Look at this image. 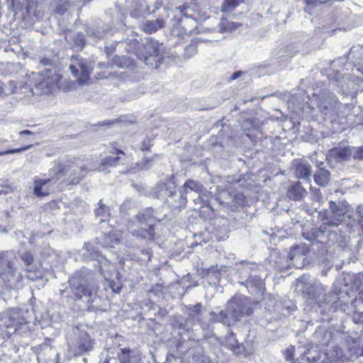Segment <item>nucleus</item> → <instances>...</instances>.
Returning <instances> with one entry per match:
<instances>
[{"label": "nucleus", "mask_w": 363, "mask_h": 363, "mask_svg": "<svg viewBox=\"0 0 363 363\" xmlns=\"http://www.w3.org/2000/svg\"><path fill=\"white\" fill-rule=\"evenodd\" d=\"M3 191H0V194H1ZM4 193H7V191H4Z\"/></svg>", "instance_id": "64"}, {"label": "nucleus", "mask_w": 363, "mask_h": 363, "mask_svg": "<svg viewBox=\"0 0 363 363\" xmlns=\"http://www.w3.org/2000/svg\"><path fill=\"white\" fill-rule=\"evenodd\" d=\"M203 186L198 181L194 179H187L182 187L181 191L183 194H188L189 191H194L197 194L202 192Z\"/></svg>", "instance_id": "27"}, {"label": "nucleus", "mask_w": 363, "mask_h": 363, "mask_svg": "<svg viewBox=\"0 0 363 363\" xmlns=\"http://www.w3.org/2000/svg\"><path fill=\"white\" fill-rule=\"evenodd\" d=\"M133 236L147 241H152L155 240V230L153 227L150 226L148 228H141L140 230H133L131 231Z\"/></svg>", "instance_id": "25"}, {"label": "nucleus", "mask_w": 363, "mask_h": 363, "mask_svg": "<svg viewBox=\"0 0 363 363\" xmlns=\"http://www.w3.org/2000/svg\"><path fill=\"white\" fill-rule=\"evenodd\" d=\"M304 237L306 240H312L313 239L311 238H309V237H306V235H304Z\"/></svg>", "instance_id": "59"}, {"label": "nucleus", "mask_w": 363, "mask_h": 363, "mask_svg": "<svg viewBox=\"0 0 363 363\" xmlns=\"http://www.w3.org/2000/svg\"><path fill=\"white\" fill-rule=\"evenodd\" d=\"M30 147H31V145H27V146L20 147V148L11 149V150H6L4 152H0V156L4 155L22 152H24V151L28 150Z\"/></svg>", "instance_id": "44"}, {"label": "nucleus", "mask_w": 363, "mask_h": 363, "mask_svg": "<svg viewBox=\"0 0 363 363\" xmlns=\"http://www.w3.org/2000/svg\"><path fill=\"white\" fill-rule=\"evenodd\" d=\"M116 153H117V154L121 153V154L124 155V153H123V151H121V150H116Z\"/></svg>", "instance_id": "58"}, {"label": "nucleus", "mask_w": 363, "mask_h": 363, "mask_svg": "<svg viewBox=\"0 0 363 363\" xmlns=\"http://www.w3.org/2000/svg\"><path fill=\"white\" fill-rule=\"evenodd\" d=\"M199 40L202 42H206V41L213 42V40H203L202 38H199Z\"/></svg>", "instance_id": "56"}, {"label": "nucleus", "mask_w": 363, "mask_h": 363, "mask_svg": "<svg viewBox=\"0 0 363 363\" xmlns=\"http://www.w3.org/2000/svg\"><path fill=\"white\" fill-rule=\"evenodd\" d=\"M308 252V249L306 244H300L291 248L288 258L294 267L301 269L306 265Z\"/></svg>", "instance_id": "15"}, {"label": "nucleus", "mask_w": 363, "mask_h": 363, "mask_svg": "<svg viewBox=\"0 0 363 363\" xmlns=\"http://www.w3.org/2000/svg\"><path fill=\"white\" fill-rule=\"evenodd\" d=\"M242 72L241 71L235 72L230 77V80H235L238 79L239 77L242 75Z\"/></svg>", "instance_id": "50"}, {"label": "nucleus", "mask_w": 363, "mask_h": 363, "mask_svg": "<svg viewBox=\"0 0 363 363\" xmlns=\"http://www.w3.org/2000/svg\"><path fill=\"white\" fill-rule=\"evenodd\" d=\"M252 311L250 302L240 295L235 296L228 301L225 310L218 313L211 312V316L213 322H220L229 326L239 321L242 317L250 315Z\"/></svg>", "instance_id": "3"}, {"label": "nucleus", "mask_w": 363, "mask_h": 363, "mask_svg": "<svg viewBox=\"0 0 363 363\" xmlns=\"http://www.w3.org/2000/svg\"><path fill=\"white\" fill-rule=\"evenodd\" d=\"M103 33H101V32H99V31H97L96 33L95 32H93L91 33V34L88 31V34L91 35V36H94V38H98V39H101L102 37H103Z\"/></svg>", "instance_id": "51"}, {"label": "nucleus", "mask_w": 363, "mask_h": 363, "mask_svg": "<svg viewBox=\"0 0 363 363\" xmlns=\"http://www.w3.org/2000/svg\"><path fill=\"white\" fill-rule=\"evenodd\" d=\"M67 42L76 50H82L85 45V38L82 33L68 31L65 34Z\"/></svg>", "instance_id": "20"}, {"label": "nucleus", "mask_w": 363, "mask_h": 363, "mask_svg": "<svg viewBox=\"0 0 363 363\" xmlns=\"http://www.w3.org/2000/svg\"><path fill=\"white\" fill-rule=\"evenodd\" d=\"M121 353L118 354L120 363H138V358L135 356L130 355V350L127 348L121 350Z\"/></svg>", "instance_id": "35"}, {"label": "nucleus", "mask_w": 363, "mask_h": 363, "mask_svg": "<svg viewBox=\"0 0 363 363\" xmlns=\"http://www.w3.org/2000/svg\"><path fill=\"white\" fill-rule=\"evenodd\" d=\"M164 21L162 18H157L155 21H146L143 25V30L147 33L156 32L159 28H163Z\"/></svg>", "instance_id": "29"}, {"label": "nucleus", "mask_w": 363, "mask_h": 363, "mask_svg": "<svg viewBox=\"0 0 363 363\" xmlns=\"http://www.w3.org/2000/svg\"><path fill=\"white\" fill-rule=\"evenodd\" d=\"M32 78L35 80V90L33 94H46L54 91L60 81L59 74L53 69H48L45 74L33 73Z\"/></svg>", "instance_id": "9"}, {"label": "nucleus", "mask_w": 363, "mask_h": 363, "mask_svg": "<svg viewBox=\"0 0 363 363\" xmlns=\"http://www.w3.org/2000/svg\"><path fill=\"white\" fill-rule=\"evenodd\" d=\"M232 202L235 205L244 206L245 203V198L242 194H237L232 199Z\"/></svg>", "instance_id": "45"}, {"label": "nucleus", "mask_w": 363, "mask_h": 363, "mask_svg": "<svg viewBox=\"0 0 363 363\" xmlns=\"http://www.w3.org/2000/svg\"><path fill=\"white\" fill-rule=\"evenodd\" d=\"M155 196L162 199L164 202L172 209L175 210L184 208L187 202L186 197L184 196L182 191L179 193L172 183H162L157 186L155 191Z\"/></svg>", "instance_id": "8"}, {"label": "nucleus", "mask_w": 363, "mask_h": 363, "mask_svg": "<svg viewBox=\"0 0 363 363\" xmlns=\"http://www.w3.org/2000/svg\"><path fill=\"white\" fill-rule=\"evenodd\" d=\"M347 218L350 224L353 225L357 223L363 231V205L357 207L354 214H348Z\"/></svg>", "instance_id": "32"}, {"label": "nucleus", "mask_w": 363, "mask_h": 363, "mask_svg": "<svg viewBox=\"0 0 363 363\" xmlns=\"http://www.w3.org/2000/svg\"><path fill=\"white\" fill-rule=\"evenodd\" d=\"M69 69L73 77L77 79L80 84H83L89 79L93 66L88 60L77 55L72 57Z\"/></svg>", "instance_id": "12"}, {"label": "nucleus", "mask_w": 363, "mask_h": 363, "mask_svg": "<svg viewBox=\"0 0 363 363\" xmlns=\"http://www.w3.org/2000/svg\"><path fill=\"white\" fill-rule=\"evenodd\" d=\"M293 167L298 179H309L311 178V166L306 160H295L293 162Z\"/></svg>", "instance_id": "18"}, {"label": "nucleus", "mask_w": 363, "mask_h": 363, "mask_svg": "<svg viewBox=\"0 0 363 363\" xmlns=\"http://www.w3.org/2000/svg\"><path fill=\"white\" fill-rule=\"evenodd\" d=\"M295 348L294 346H290L286 348L285 352L286 359L288 361H293L294 357Z\"/></svg>", "instance_id": "48"}, {"label": "nucleus", "mask_w": 363, "mask_h": 363, "mask_svg": "<svg viewBox=\"0 0 363 363\" xmlns=\"http://www.w3.org/2000/svg\"><path fill=\"white\" fill-rule=\"evenodd\" d=\"M190 354L191 357V363H206L208 361L206 356L203 354V348L197 347L194 348Z\"/></svg>", "instance_id": "34"}, {"label": "nucleus", "mask_w": 363, "mask_h": 363, "mask_svg": "<svg viewBox=\"0 0 363 363\" xmlns=\"http://www.w3.org/2000/svg\"><path fill=\"white\" fill-rule=\"evenodd\" d=\"M223 194H224V195L230 196V194H229L228 191H224V192H223Z\"/></svg>", "instance_id": "60"}, {"label": "nucleus", "mask_w": 363, "mask_h": 363, "mask_svg": "<svg viewBox=\"0 0 363 363\" xmlns=\"http://www.w3.org/2000/svg\"><path fill=\"white\" fill-rule=\"evenodd\" d=\"M239 5L238 0H225L223 4V9L225 11H230L233 9L237 7Z\"/></svg>", "instance_id": "42"}, {"label": "nucleus", "mask_w": 363, "mask_h": 363, "mask_svg": "<svg viewBox=\"0 0 363 363\" xmlns=\"http://www.w3.org/2000/svg\"><path fill=\"white\" fill-rule=\"evenodd\" d=\"M178 328L180 330H182L184 331H189L190 330V328L187 325L186 322L183 323L180 322L177 323Z\"/></svg>", "instance_id": "49"}, {"label": "nucleus", "mask_w": 363, "mask_h": 363, "mask_svg": "<svg viewBox=\"0 0 363 363\" xmlns=\"http://www.w3.org/2000/svg\"><path fill=\"white\" fill-rule=\"evenodd\" d=\"M166 216V213L155 211L152 208H147L136 215V219L140 224L153 227L156 223L163 220Z\"/></svg>", "instance_id": "16"}, {"label": "nucleus", "mask_w": 363, "mask_h": 363, "mask_svg": "<svg viewBox=\"0 0 363 363\" xmlns=\"http://www.w3.org/2000/svg\"><path fill=\"white\" fill-rule=\"evenodd\" d=\"M353 158L354 160H363V145L353 147Z\"/></svg>", "instance_id": "46"}, {"label": "nucleus", "mask_w": 363, "mask_h": 363, "mask_svg": "<svg viewBox=\"0 0 363 363\" xmlns=\"http://www.w3.org/2000/svg\"><path fill=\"white\" fill-rule=\"evenodd\" d=\"M252 353H253V351H252V350H251V351H250V352H248L245 353V356H248V355L252 354Z\"/></svg>", "instance_id": "57"}, {"label": "nucleus", "mask_w": 363, "mask_h": 363, "mask_svg": "<svg viewBox=\"0 0 363 363\" xmlns=\"http://www.w3.org/2000/svg\"><path fill=\"white\" fill-rule=\"evenodd\" d=\"M197 52L198 49L196 45L194 44H190L185 48L183 56L185 59H189L190 57L195 55Z\"/></svg>", "instance_id": "41"}, {"label": "nucleus", "mask_w": 363, "mask_h": 363, "mask_svg": "<svg viewBox=\"0 0 363 363\" xmlns=\"http://www.w3.org/2000/svg\"><path fill=\"white\" fill-rule=\"evenodd\" d=\"M182 22L186 25L189 24L191 26L190 29H186V31L191 32L194 28H196L197 23L196 21L194 18H189L187 16H185L184 19H182Z\"/></svg>", "instance_id": "47"}, {"label": "nucleus", "mask_w": 363, "mask_h": 363, "mask_svg": "<svg viewBox=\"0 0 363 363\" xmlns=\"http://www.w3.org/2000/svg\"><path fill=\"white\" fill-rule=\"evenodd\" d=\"M351 206L345 200L329 202V209L331 216H327L324 225L336 227L347 218Z\"/></svg>", "instance_id": "11"}, {"label": "nucleus", "mask_w": 363, "mask_h": 363, "mask_svg": "<svg viewBox=\"0 0 363 363\" xmlns=\"http://www.w3.org/2000/svg\"><path fill=\"white\" fill-rule=\"evenodd\" d=\"M89 246H90V245H89V244H87V245H86V248L88 249V251H90V249H89V248H88Z\"/></svg>", "instance_id": "63"}, {"label": "nucleus", "mask_w": 363, "mask_h": 363, "mask_svg": "<svg viewBox=\"0 0 363 363\" xmlns=\"http://www.w3.org/2000/svg\"><path fill=\"white\" fill-rule=\"evenodd\" d=\"M20 257L22 261L24 262L25 265L26 266V270L28 272H33L37 269L35 265L33 264L34 258L30 252H23L22 254H21Z\"/></svg>", "instance_id": "36"}, {"label": "nucleus", "mask_w": 363, "mask_h": 363, "mask_svg": "<svg viewBox=\"0 0 363 363\" xmlns=\"http://www.w3.org/2000/svg\"><path fill=\"white\" fill-rule=\"evenodd\" d=\"M67 176L69 177L72 184H77L84 177V169L80 167L74 166L70 164H66Z\"/></svg>", "instance_id": "22"}, {"label": "nucleus", "mask_w": 363, "mask_h": 363, "mask_svg": "<svg viewBox=\"0 0 363 363\" xmlns=\"http://www.w3.org/2000/svg\"><path fill=\"white\" fill-rule=\"evenodd\" d=\"M323 164L321 162L318 166V169L314 174L313 178L315 182L322 186H326L330 179V172L322 167Z\"/></svg>", "instance_id": "24"}, {"label": "nucleus", "mask_w": 363, "mask_h": 363, "mask_svg": "<svg viewBox=\"0 0 363 363\" xmlns=\"http://www.w3.org/2000/svg\"><path fill=\"white\" fill-rule=\"evenodd\" d=\"M90 254L94 259H99L101 274L106 281H110L108 286L111 288L112 291L118 294L121 291V286L113 282V281H111L113 274L115 272L114 266L111 264L105 258H104L98 250H93V252H91Z\"/></svg>", "instance_id": "13"}, {"label": "nucleus", "mask_w": 363, "mask_h": 363, "mask_svg": "<svg viewBox=\"0 0 363 363\" xmlns=\"http://www.w3.org/2000/svg\"><path fill=\"white\" fill-rule=\"evenodd\" d=\"M325 291V286L319 281L306 282L302 289L304 297L317 304L321 315H328L338 309L345 311L347 303L341 300L342 292L337 291L335 286L333 291L322 296Z\"/></svg>", "instance_id": "1"}, {"label": "nucleus", "mask_w": 363, "mask_h": 363, "mask_svg": "<svg viewBox=\"0 0 363 363\" xmlns=\"http://www.w3.org/2000/svg\"><path fill=\"white\" fill-rule=\"evenodd\" d=\"M306 194L307 191L306 189L302 186L300 182H296L291 184L289 186L287 191L288 197L294 201H301Z\"/></svg>", "instance_id": "21"}, {"label": "nucleus", "mask_w": 363, "mask_h": 363, "mask_svg": "<svg viewBox=\"0 0 363 363\" xmlns=\"http://www.w3.org/2000/svg\"><path fill=\"white\" fill-rule=\"evenodd\" d=\"M27 277L29 279H31V280H35L37 279L38 276H36L35 277H31L30 275H27Z\"/></svg>", "instance_id": "55"}, {"label": "nucleus", "mask_w": 363, "mask_h": 363, "mask_svg": "<svg viewBox=\"0 0 363 363\" xmlns=\"http://www.w3.org/2000/svg\"><path fill=\"white\" fill-rule=\"evenodd\" d=\"M9 8L13 12L16 13L21 11L24 5L23 0H7Z\"/></svg>", "instance_id": "40"}, {"label": "nucleus", "mask_w": 363, "mask_h": 363, "mask_svg": "<svg viewBox=\"0 0 363 363\" xmlns=\"http://www.w3.org/2000/svg\"><path fill=\"white\" fill-rule=\"evenodd\" d=\"M94 340L87 332L76 327L67 340L68 352L74 357L86 355L94 349Z\"/></svg>", "instance_id": "7"}, {"label": "nucleus", "mask_w": 363, "mask_h": 363, "mask_svg": "<svg viewBox=\"0 0 363 363\" xmlns=\"http://www.w3.org/2000/svg\"><path fill=\"white\" fill-rule=\"evenodd\" d=\"M52 179H38L33 182V194L37 197H44L50 194Z\"/></svg>", "instance_id": "19"}, {"label": "nucleus", "mask_w": 363, "mask_h": 363, "mask_svg": "<svg viewBox=\"0 0 363 363\" xmlns=\"http://www.w3.org/2000/svg\"><path fill=\"white\" fill-rule=\"evenodd\" d=\"M99 207L95 210V215L99 218V222L107 220L110 216V209L108 206L103 204L102 201H99Z\"/></svg>", "instance_id": "33"}, {"label": "nucleus", "mask_w": 363, "mask_h": 363, "mask_svg": "<svg viewBox=\"0 0 363 363\" xmlns=\"http://www.w3.org/2000/svg\"><path fill=\"white\" fill-rule=\"evenodd\" d=\"M328 155L337 162H342L353 157V146L337 147L331 149Z\"/></svg>", "instance_id": "17"}, {"label": "nucleus", "mask_w": 363, "mask_h": 363, "mask_svg": "<svg viewBox=\"0 0 363 363\" xmlns=\"http://www.w3.org/2000/svg\"><path fill=\"white\" fill-rule=\"evenodd\" d=\"M33 133L31 132L30 130H21L19 132V135H33Z\"/></svg>", "instance_id": "53"}, {"label": "nucleus", "mask_w": 363, "mask_h": 363, "mask_svg": "<svg viewBox=\"0 0 363 363\" xmlns=\"http://www.w3.org/2000/svg\"><path fill=\"white\" fill-rule=\"evenodd\" d=\"M122 158L119 156H109L103 160L98 167V171H105L107 167H113L121 163Z\"/></svg>", "instance_id": "30"}, {"label": "nucleus", "mask_w": 363, "mask_h": 363, "mask_svg": "<svg viewBox=\"0 0 363 363\" xmlns=\"http://www.w3.org/2000/svg\"><path fill=\"white\" fill-rule=\"evenodd\" d=\"M125 49L129 53H135L138 59L145 65L157 68L162 59V45L158 41L150 40L145 44L140 43L135 38L127 39Z\"/></svg>", "instance_id": "4"}, {"label": "nucleus", "mask_w": 363, "mask_h": 363, "mask_svg": "<svg viewBox=\"0 0 363 363\" xmlns=\"http://www.w3.org/2000/svg\"><path fill=\"white\" fill-rule=\"evenodd\" d=\"M306 3L307 4H316L317 1L318 2H320L321 1L320 0H305ZM319 4H321L320 3H319Z\"/></svg>", "instance_id": "54"}, {"label": "nucleus", "mask_w": 363, "mask_h": 363, "mask_svg": "<svg viewBox=\"0 0 363 363\" xmlns=\"http://www.w3.org/2000/svg\"><path fill=\"white\" fill-rule=\"evenodd\" d=\"M26 321L18 309H9L0 313V336L9 337L17 330L18 326Z\"/></svg>", "instance_id": "10"}, {"label": "nucleus", "mask_w": 363, "mask_h": 363, "mask_svg": "<svg viewBox=\"0 0 363 363\" xmlns=\"http://www.w3.org/2000/svg\"><path fill=\"white\" fill-rule=\"evenodd\" d=\"M111 66L120 68H132L135 66L133 59L128 56H115L112 59Z\"/></svg>", "instance_id": "28"}, {"label": "nucleus", "mask_w": 363, "mask_h": 363, "mask_svg": "<svg viewBox=\"0 0 363 363\" xmlns=\"http://www.w3.org/2000/svg\"><path fill=\"white\" fill-rule=\"evenodd\" d=\"M201 303H196L194 306L187 307L186 313L188 314L189 318L191 319H197L198 316L201 313Z\"/></svg>", "instance_id": "38"}, {"label": "nucleus", "mask_w": 363, "mask_h": 363, "mask_svg": "<svg viewBox=\"0 0 363 363\" xmlns=\"http://www.w3.org/2000/svg\"><path fill=\"white\" fill-rule=\"evenodd\" d=\"M68 283L75 298H84L86 302L94 301L96 295V287L93 284L91 276L86 269L76 272L69 279Z\"/></svg>", "instance_id": "5"}, {"label": "nucleus", "mask_w": 363, "mask_h": 363, "mask_svg": "<svg viewBox=\"0 0 363 363\" xmlns=\"http://www.w3.org/2000/svg\"><path fill=\"white\" fill-rule=\"evenodd\" d=\"M363 274H359L354 278V285L358 291L357 297L352 301V305L355 308L352 315V320L355 323H363Z\"/></svg>", "instance_id": "14"}, {"label": "nucleus", "mask_w": 363, "mask_h": 363, "mask_svg": "<svg viewBox=\"0 0 363 363\" xmlns=\"http://www.w3.org/2000/svg\"><path fill=\"white\" fill-rule=\"evenodd\" d=\"M120 240L117 235L112 230L102 238L101 245L106 248H113L118 245Z\"/></svg>", "instance_id": "31"}, {"label": "nucleus", "mask_w": 363, "mask_h": 363, "mask_svg": "<svg viewBox=\"0 0 363 363\" xmlns=\"http://www.w3.org/2000/svg\"><path fill=\"white\" fill-rule=\"evenodd\" d=\"M83 362H84V363H87V362H87V359H86V357H84V358H83Z\"/></svg>", "instance_id": "61"}, {"label": "nucleus", "mask_w": 363, "mask_h": 363, "mask_svg": "<svg viewBox=\"0 0 363 363\" xmlns=\"http://www.w3.org/2000/svg\"><path fill=\"white\" fill-rule=\"evenodd\" d=\"M348 109L349 106L341 103L333 93L313 95L309 99V103L303 107V112L311 115L313 118L315 119L318 113H320L325 119L331 122L344 117Z\"/></svg>", "instance_id": "2"}, {"label": "nucleus", "mask_w": 363, "mask_h": 363, "mask_svg": "<svg viewBox=\"0 0 363 363\" xmlns=\"http://www.w3.org/2000/svg\"><path fill=\"white\" fill-rule=\"evenodd\" d=\"M67 169L66 164L55 162L54 166L49 169V177L48 179H52V184H54L62 177L67 176Z\"/></svg>", "instance_id": "23"}, {"label": "nucleus", "mask_w": 363, "mask_h": 363, "mask_svg": "<svg viewBox=\"0 0 363 363\" xmlns=\"http://www.w3.org/2000/svg\"><path fill=\"white\" fill-rule=\"evenodd\" d=\"M3 91V89H2V86L0 85V93H1Z\"/></svg>", "instance_id": "62"}, {"label": "nucleus", "mask_w": 363, "mask_h": 363, "mask_svg": "<svg viewBox=\"0 0 363 363\" xmlns=\"http://www.w3.org/2000/svg\"><path fill=\"white\" fill-rule=\"evenodd\" d=\"M17 262L18 258L13 251L0 252V277L5 283H8L10 287L17 286L16 284L22 280L21 274H17Z\"/></svg>", "instance_id": "6"}, {"label": "nucleus", "mask_w": 363, "mask_h": 363, "mask_svg": "<svg viewBox=\"0 0 363 363\" xmlns=\"http://www.w3.org/2000/svg\"><path fill=\"white\" fill-rule=\"evenodd\" d=\"M40 63L43 65H51L52 64V61L49 58H43L40 60Z\"/></svg>", "instance_id": "52"}, {"label": "nucleus", "mask_w": 363, "mask_h": 363, "mask_svg": "<svg viewBox=\"0 0 363 363\" xmlns=\"http://www.w3.org/2000/svg\"><path fill=\"white\" fill-rule=\"evenodd\" d=\"M311 191L312 200L315 202H321L323 196L320 190L318 188L311 187Z\"/></svg>", "instance_id": "43"}, {"label": "nucleus", "mask_w": 363, "mask_h": 363, "mask_svg": "<svg viewBox=\"0 0 363 363\" xmlns=\"http://www.w3.org/2000/svg\"><path fill=\"white\" fill-rule=\"evenodd\" d=\"M26 9L28 15L29 16H33L36 18L38 17V11H37V5L35 0H26Z\"/></svg>", "instance_id": "39"}, {"label": "nucleus", "mask_w": 363, "mask_h": 363, "mask_svg": "<svg viewBox=\"0 0 363 363\" xmlns=\"http://www.w3.org/2000/svg\"><path fill=\"white\" fill-rule=\"evenodd\" d=\"M56 1L55 14L63 16L71 6L70 0H55Z\"/></svg>", "instance_id": "37"}, {"label": "nucleus", "mask_w": 363, "mask_h": 363, "mask_svg": "<svg viewBox=\"0 0 363 363\" xmlns=\"http://www.w3.org/2000/svg\"><path fill=\"white\" fill-rule=\"evenodd\" d=\"M225 345L234 354H240L242 352L241 346L235 337V334L233 331H228L225 336Z\"/></svg>", "instance_id": "26"}]
</instances>
